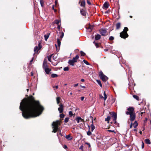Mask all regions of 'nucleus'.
<instances>
[{"mask_svg": "<svg viewBox=\"0 0 151 151\" xmlns=\"http://www.w3.org/2000/svg\"><path fill=\"white\" fill-rule=\"evenodd\" d=\"M85 144L87 145H88L89 147H91L89 143L88 142H85Z\"/></svg>", "mask_w": 151, "mask_h": 151, "instance_id": "obj_47", "label": "nucleus"}, {"mask_svg": "<svg viewBox=\"0 0 151 151\" xmlns=\"http://www.w3.org/2000/svg\"><path fill=\"white\" fill-rule=\"evenodd\" d=\"M132 123H131V124H130V128H132Z\"/></svg>", "mask_w": 151, "mask_h": 151, "instance_id": "obj_54", "label": "nucleus"}, {"mask_svg": "<svg viewBox=\"0 0 151 151\" xmlns=\"http://www.w3.org/2000/svg\"><path fill=\"white\" fill-rule=\"evenodd\" d=\"M40 3L42 6H43V5L44 4L43 0H40Z\"/></svg>", "mask_w": 151, "mask_h": 151, "instance_id": "obj_38", "label": "nucleus"}, {"mask_svg": "<svg viewBox=\"0 0 151 151\" xmlns=\"http://www.w3.org/2000/svg\"><path fill=\"white\" fill-rule=\"evenodd\" d=\"M128 30V29L127 27H125L123 31L120 33V37L123 38L127 37L128 36V35L127 33V32Z\"/></svg>", "mask_w": 151, "mask_h": 151, "instance_id": "obj_3", "label": "nucleus"}, {"mask_svg": "<svg viewBox=\"0 0 151 151\" xmlns=\"http://www.w3.org/2000/svg\"><path fill=\"white\" fill-rule=\"evenodd\" d=\"M69 68L68 67H66L64 68L63 70L64 71H68L69 70Z\"/></svg>", "mask_w": 151, "mask_h": 151, "instance_id": "obj_33", "label": "nucleus"}, {"mask_svg": "<svg viewBox=\"0 0 151 151\" xmlns=\"http://www.w3.org/2000/svg\"><path fill=\"white\" fill-rule=\"evenodd\" d=\"M44 37L45 38V40L47 41V39L49 37V35H44Z\"/></svg>", "mask_w": 151, "mask_h": 151, "instance_id": "obj_30", "label": "nucleus"}, {"mask_svg": "<svg viewBox=\"0 0 151 151\" xmlns=\"http://www.w3.org/2000/svg\"><path fill=\"white\" fill-rule=\"evenodd\" d=\"M79 56L78 55H77L76 56L73 58L72 60H70L68 62L69 65L73 66L74 65V63L77 61V60L79 58Z\"/></svg>", "mask_w": 151, "mask_h": 151, "instance_id": "obj_4", "label": "nucleus"}, {"mask_svg": "<svg viewBox=\"0 0 151 151\" xmlns=\"http://www.w3.org/2000/svg\"><path fill=\"white\" fill-rule=\"evenodd\" d=\"M81 81L82 82H84L85 81V80L84 79H81Z\"/></svg>", "mask_w": 151, "mask_h": 151, "instance_id": "obj_57", "label": "nucleus"}, {"mask_svg": "<svg viewBox=\"0 0 151 151\" xmlns=\"http://www.w3.org/2000/svg\"><path fill=\"white\" fill-rule=\"evenodd\" d=\"M87 134L88 135L90 136L91 134V132H90L89 130L87 132Z\"/></svg>", "mask_w": 151, "mask_h": 151, "instance_id": "obj_39", "label": "nucleus"}, {"mask_svg": "<svg viewBox=\"0 0 151 151\" xmlns=\"http://www.w3.org/2000/svg\"><path fill=\"white\" fill-rule=\"evenodd\" d=\"M144 146V144L143 142H142V148H143Z\"/></svg>", "mask_w": 151, "mask_h": 151, "instance_id": "obj_45", "label": "nucleus"}, {"mask_svg": "<svg viewBox=\"0 0 151 151\" xmlns=\"http://www.w3.org/2000/svg\"><path fill=\"white\" fill-rule=\"evenodd\" d=\"M61 122L59 120H57L55 122H53L52 124L53 130L52 132L55 133L58 129V126L60 124Z\"/></svg>", "mask_w": 151, "mask_h": 151, "instance_id": "obj_2", "label": "nucleus"}, {"mask_svg": "<svg viewBox=\"0 0 151 151\" xmlns=\"http://www.w3.org/2000/svg\"><path fill=\"white\" fill-rule=\"evenodd\" d=\"M81 13L82 15L84 16L85 15V14L84 13V12H83L82 11H81Z\"/></svg>", "mask_w": 151, "mask_h": 151, "instance_id": "obj_48", "label": "nucleus"}, {"mask_svg": "<svg viewBox=\"0 0 151 151\" xmlns=\"http://www.w3.org/2000/svg\"><path fill=\"white\" fill-rule=\"evenodd\" d=\"M134 131H137V130L136 129H135L134 130Z\"/></svg>", "mask_w": 151, "mask_h": 151, "instance_id": "obj_62", "label": "nucleus"}, {"mask_svg": "<svg viewBox=\"0 0 151 151\" xmlns=\"http://www.w3.org/2000/svg\"><path fill=\"white\" fill-rule=\"evenodd\" d=\"M129 115H130V120L132 121L134 120L136 117L135 112Z\"/></svg>", "mask_w": 151, "mask_h": 151, "instance_id": "obj_10", "label": "nucleus"}, {"mask_svg": "<svg viewBox=\"0 0 151 151\" xmlns=\"http://www.w3.org/2000/svg\"><path fill=\"white\" fill-rule=\"evenodd\" d=\"M60 98L59 97H58L56 98L57 103V104H59L60 102Z\"/></svg>", "mask_w": 151, "mask_h": 151, "instance_id": "obj_24", "label": "nucleus"}, {"mask_svg": "<svg viewBox=\"0 0 151 151\" xmlns=\"http://www.w3.org/2000/svg\"><path fill=\"white\" fill-rule=\"evenodd\" d=\"M87 3L88 4L90 5L91 4V3L88 0H87Z\"/></svg>", "mask_w": 151, "mask_h": 151, "instance_id": "obj_43", "label": "nucleus"}, {"mask_svg": "<svg viewBox=\"0 0 151 151\" xmlns=\"http://www.w3.org/2000/svg\"><path fill=\"white\" fill-rule=\"evenodd\" d=\"M55 23L57 24H58L60 22V21L58 20H56L54 21Z\"/></svg>", "mask_w": 151, "mask_h": 151, "instance_id": "obj_35", "label": "nucleus"}, {"mask_svg": "<svg viewBox=\"0 0 151 151\" xmlns=\"http://www.w3.org/2000/svg\"><path fill=\"white\" fill-rule=\"evenodd\" d=\"M108 131H109V132H115L114 131V130H108Z\"/></svg>", "mask_w": 151, "mask_h": 151, "instance_id": "obj_51", "label": "nucleus"}, {"mask_svg": "<svg viewBox=\"0 0 151 151\" xmlns=\"http://www.w3.org/2000/svg\"><path fill=\"white\" fill-rule=\"evenodd\" d=\"M83 62L86 64V65H90V64L88 62V61H86V60H83Z\"/></svg>", "mask_w": 151, "mask_h": 151, "instance_id": "obj_34", "label": "nucleus"}, {"mask_svg": "<svg viewBox=\"0 0 151 151\" xmlns=\"http://www.w3.org/2000/svg\"><path fill=\"white\" fill-rule=\"evenodd\" d=\"M100 34L102 36H105L107 31L106 29H102L100 30Z\"/></svg>", "mask_w": 151, "mask_h": 151, "instance_id": "obj_9", "label": "nucleus"}, {"mask_svg": "<svg viewBox=\"0 0 151 151\" xmlns=\"http://www.w3.org/2000/svg\"><path fill=\"white\" fill-rule=\"evenodd\" d=\"M99 96H100V98H103V96L102 95H99Z\"/></svg>", "mask_w": 151, "mask_h": 151, "instance_id": "obj_55", "label": "nucleus"}, {"mask_svg": "<svg viewBox=\"0 0 151 151\" xmlns=\"http://www.w3.org/2000/svg\"><path fill=\"white\" fill-rule=\"evenodd\" d=\"M99 75L100 78L104 82L106 81L108 79V77L104 75L101 71L99 73Z\"/></svg>", "mask_w": 151, "mask_h": 151, "instance_id": "obj_5", "label": "nucleus"}, {"mask_svg": "<svg viewBox=\"0 0 151 151\" xmlns=\"http://www.w3.org/2000/svg\"><path fill=\"white\" fill-rule=\"evenodd\" d=\"M110 115L112 117H113V121H114V123H115L116 122V119L117 118V114H116L114 112H111L110 113Z\"/></svg>", "mask_w": 151, "mask_h": 151, "instance_id": "obj_7", "label": "nucleus"}, {"mask_svg": "<svg viewBox=\"0 0 151 151\" xmlns=\"http://www.w3.org/2000/svg\"><path fill=\"white\" fill-rule=\"evenodd\" d=\"M65 138L68 140H71L72 139V137H70V134L66 135Z\"/></svg>", "mask_w": 151, "mask_h": 151, "instance_id": "obj_18", "label": "nucleus"}, {"mask_svg": "<svg viewBox=\"0 0 151 151\" xmlns=\"http://www.w3.org/2000/svg\"><path fill=\"white\" fill-rule=\"evenodd\" d=\"M69 114L70 116H73V113L71 111H70L69 112Z\"/></svg>", "mask_w": 151, "mask_h": 151, "instance_id": "obj_41", "label": "nucleus"}, {"mask_svg": "<svg viewBox=\"0 0 151 151\" xmlns=\"http://www.w3.org/2000/svg\"><path fill=\"white\" fill-rule=\"evenodd\" d=\"M134 112V108L132 107H130L127 109V111L126 112V114L127 115H129Z\"/></svg>", "mask_w": 151, "mask_h": 151, "instance_id": "obj_6", "label": "nucleus"}, {"mask_svg": "<svg viewBox=\"0 0 151 151\" xmlns=\"http://www.w3.org/2000/svg\"><path fill=\"white\" fill-rule=\"evenodd\" d=\"M52 55L53 54H52L47 56L48 60L50 62L51 61V58Z\"/></svg>", "mask_w": 151, "mask_h": 151, "instance_id": "obj_25", "label": "nucleus"}, {"mask_svg": "<svg viewBox=\"0 0 151 151\" xmlns=\"http://www.w3.org/2000/svg\"><path fill=\"white\" fill-rule=\"evenodd\" d=\"M59 107L58 108V110L60 113L63 112V110L64 106L62 104H60L59 105Z\"/></svg>", "mask_w": 151, "mask_h": 151, "instance_id": "obj_11", "label": "nucleus"}, {"mask_svg": "<svg viewBox=\"0 0 151 151\" xmlns=\"http://www.w3.org/2000/svg\"><path fill=\"white\" fill-rule=\"evenodd\" d=\"M33 59H34V58H32V60L30 61V63H31L33 61Z\"/></svg>", "mask_w": 151, "mask_h": 151, "instance_id": "obj_56", "label": "nucleus"}, {"mask_svg": "<svg viewBox=\"0 0 151 151\" xmlns=\"http://www.w3.org/2000/svg\"><path fill=\"white\" fill-rule=\"evenodd\" d=\"M80 53L81 55L82 56H84L85 55V53L82 51H81Z\"/></svg>", "mask_w": 151, "mask_h": 151, "instance_id": "obj_36", "label": "nucleus"}, {"mask_svg": "<svg viewBox=\"0 0 151 151\" xmlns=\"http://www.w3.org/2000/svg\"><path fill=\"white\" fill-rule=\"evenodd\" d=\"M58 76V75L56 74L53 73L52 74L51 76L52 78L57 77Z\"/></svg>", "mask_w": 151, "mask_h": 151, "instance_id": "obj_26", "label": "nucleus"}, {"mask_svg": "<svg viewBox=\"0 0 151 151\" xmlns=\"http://www.w3.org/2000/svg\"><path fill=\"white\" fill-rule=\"evenodd\" d=\"M20 109L22 112V115L25 119L35 117L39 116L43 111L44 108L39 101H35L31 96L29 98H24L21 102Z\"/></svg>", "mask_w": 151, "mask_h": 151, "instance_id": "obj_1", "label": "nucleus"}, {"mask_svg": "<svg viewBox=\"0 0 151 151\" xmlns=\"http://www.w3.org/2000/svg\"><path fill=\"white\" fill-rule=\"evenodd\" d=\"M109 6V4L108 2H106L103 5V7L105 9H107Z\"/></svg>", "mask_w": 151, "mask_h": 151, "instance_id": "obj_15", "label": "nucleus"}, {"mask_svg": "<svg viewBox=\"0 0 151 151\" xmlns=\"http://www.w3.org/2000/svg\"><path fill=\"white\" fill-rule=\"evenodd\" d=\"M52 87L53 88H55L56 89L58 88V86H52Z\"/></svg>", "mask_w": 151, "mask_h": 151, "instance_id": "obj_46", "label": "nucleus"}, {"mask_svg": "<svg viewBox=\"0 0 151 151\" xmlns=\"http://www.w3.org/2000/svg\"><path fill=\"white\" fill-rule=\"evenodd\" d=\"M57 41L58 43V45L59 47H60L61 44V42L60 39L58 38L57 39Z\"/></svg>", "mask_w": 151, "mask_h": 151, "instance_id": "obj_27", "label": "nucleus"}, {"mask_svg": "<svg viewBox=\"0 0 151 151\" xmlns=\"http://www.w3.org/2000/svg\"><path fill=\"white\" fill-rule=\"evenodd\" d=\"M139 133H140V134H142V132L141 131H140L139 132Z\"/></svg>", "mask_w": 151, "mask_h": 151, "instance_id": "obj_61", "label": "nucleus"}, {"mask_svg": "<svg viewBox=\"0 0 151 151\" xmlns=\"http://www.w3.org/2000/svg\"><path fill=\"white\" fill-rule=\"evenodd\" d=\"M39 47L37 46H35L34 48V52L35 53V54L36 52H37L39 50H40L42 47L41 44L40 43L38 44Z\"/></svg>", "mask_w": 151, "mask_h": 151, "instance_id": "obj_8", "label": "nucleus"}, {"mask_svg": "<svg viewBox=\"0 0 151 151\" xmlns=\"http://www.w3.org/2000/svg\"><path fill=\"white\" fill-rule=\"evenodd\" d=\"M72 93L71 92L70 93V95H72Z\"/></svg>", "mask_w": 151, "mask_h": 151, "instance_id": "obj_63", "label": "nucleus"}, {"mask_svg": "<svg viewBox=\"0 0 151 151\" xmlns=\"http://www.w3.org/2000/svg\"><path fill=\"white\" fill-rule=\"evenodd\" d=\"M85 2L84 0H83L81 2L80 5L81 6H84L85 5Z\"/></svg>", "mask_w": 151, "mask_h": 151, "instance_id": "obj_21", "label": "nucleus"}, {"mask_svg": "<svg viewBox=\"0 0 151 151\" xmlns=\"http://www.w3.org/2000/svg\"><path fill=\"white\" fill-rule=\"evenodd\" d=\"M78 85V83L75 84L74 85V87H76V86H77Z\"/></svg>", "mask_w": 151, "mask_h": 151, "instance_id": "obj_49", "label": "nucleus"}, {"mask_svg": "<svg viewBox=\"0 0 151 151\" xmlns=\"http://www.w3.org/2000/svg\"><path fill=\"white\" fill-rule=\"evenodd\" d=\"M133 97L135 99H136L137 100H138L139 99V97H138V96H137V95H133Z\"/></svg>", "mask_w": 151, "mask_h": 151, "instance_id": "obj_31", "label": "nucleus"}, {"mask_svg": "<svg viewBox=\"0 0 151 151\" xmlns=\"http://www.w3.org/2000/svg\"><path fill=\"white\" fill-rule=\"evenodd\" d=\"M84 96L81 97V101H83L84 100Z\"/></svg>", "mask_w": 151, "mask_h": 151, "instance_id": "obj_50", "label": "nucleus"}, {"mask_svg": "<svg viewBox=\"0 0 151 151\" xmlns=\"http://www.w3.org/2000/svg\"><path fill=\"white\" fill-rule=\"evenodd\" d=\"M27 91H29V89H27Z\"/></svg>", "mask_w": 151, "mask_h": 151, "instance_id": "obj_64", "label": "nucleus"}, {"mask_svg": "<svg viewBox=\"0 0 151 151\" xmlns=\"http://www.w3.org/2000/svg\"><path fill=\"white\" fill-rule=\"evenodd\" d=\"M110 118H111L109 116H107L106 118H105V121H106L108 122V123H109V121L110 119Z\"/></svg>", "mask_w": 151, "mask_h": 151, "instance_id": "obj_28", "label": "nucleus"}, {"mask_svg": "<svg viewBox=\"0 0 151 151\" xmlns=\"http://www.w3.org/2000/svg\"><path fill=\"white\" fill-rule=\"evenodd\" d=\"M79 148L80 149H81L82 150H83V145H81L80 147Z\"/></svg>", "mask_w": 151, "mask_h": 151, "instance_id": "obj_52", "label": "nucleus"}, {"mask_svg": "<svg viewBox=\"0 0 151 151\" xmlns=\"http://www.w3.org/2000/svg\"><path fill=\"white\" fill-rule=\"evenodd\" d=\"M43 68L44 69L47 68V61L45 60H44L43 64Z\"/></svg>", "mask_w": 151, "mask_h": 151, "instance_id": "obj_13", "label": "nucleus"}, {"mask_svg": "<svg viewBox=\"0 0 151 151\" xmlns=\"http://www.w3.org/2000/svg\"><path fill=\"white\" fill-rule=\"evenodd\" d=\"M96 81H97L99 85L101 87H102V85L101 83V82L99 80H97Z\"/></svg>", "mask_w": 151, "mask_h": 151, "instance_id": "obj_29", "label": "nucleus"}, {"mask_svg": "<svg viewBox=\"0 0 151 151\" xmlns=\"http://www.w3.org/2000/svg\"><path fill=\"white\" fill-rule=\"evenodd\" d=\"M92 124L91 125V131L93 132L95 128V127L93 124V120L92 121Z\"/></svg>", "mask_w": 151, "mask_h": 151, "instance_id": "obj_16", "label": "nucleus"}, {"mask_svg": "<svg viewBox=\"0 0 151 151\" xmlns=\"http://www.w3.org/2000/svg\"><path fill=\"white\" fill-rule=\"evenodd\" d=\"M78 123H79L80 122H84V120L82 119L80 117H77L76 119Z\"/></svg>", "mask_w": 151, "mask_h": 151, "instance_id": "obj_12", "label": "nucleus"}, {"mask_svg": "<svg viewBox=\"0 0 151 151\" xmlns=\"http://www.w3.org/2000/svg\"><path fill=\"white\" fill-rule=\"evenodd\" d=\"M109 39L111 41L113 40L114 39V37H113L111 36L109 37Z\"/></svg>", "mask_w": 151, "mask_h": 151, "instance_id": "obj_40", "label": "nucleus"}, {"mask_svg": "<svg viewBox=\"0 0 151 151\" xmlns=\"http://www.w3.org/2000/svg\"><path fill=\"white\" fill-rule=\"evenodd\" d=\"M104 100L105 101L106 100V99L107 98V95L105 93V91H104Z\"/></svg>", "mask_w": 151, "mask_h": 151, "instance_id": "obj_32", "label": "nucleus"}, {"mask_svg": "<svg viewBox=\"0 0 151 151\" xmlns=\"http://www.w3.org/2000/svg\"><path fill=\"white\" fill-rule=\"evenodd\" d=\"M69 119V118L67 117V118H65V120H64L65 122L66 123L68 121Z\"/></svg>", "mask_w": 151, "mask_h": 151, "instance_id": "obj_37", "label": "nucleus"}, {"mask_svg": "<svg viewBox=\"0 0 151 151\" xmlns=\"http://www.w3.org/2000/svg\"><path fill=\"white\" fill-rule=\"evenodd\" d=\"M59 34L60 35V38L62 40L64 36V33L63 32H60Z\"/></svg>", "mask_w": 151, "mask_h": 151, "instance_id": "obj_20", "label": "nucleus"}, {"mask_svg": "<svg viewBox=\"0 0 151 151\" xmlns=\"http://www.w3.org/2000/svg\"><path fill=\"white\" fill-rule=\"evenodd\" d=\"M93 27L92 26H89L88 27V29H90L91 30H92V29H93Z\"/></svg>", "mask_w": 151, "mask_h": 151, "instance_id": "obj_44", "label": "nucleus"}, {"mask_svg": "<svg viewBox=\"0 0 151 151\" xmlns=\"http://www.w3.org/2000/svg\"><path fill=\"white\" fill-rule=\"evenodd\" d=\"M45 71L47 74H49L51 70V69L49 68L48 67L44 69Z\"/></svg>", "mask_w": 151, "mask_h": 151, "instance_id": "obj_14", "label": "nucleus"}, {"mask_svg": "<svg viewBox=\"0 0 151 151\" xmlns=\"http://www.w3.org/2000/svg\"><path fill=\"white\" fill-rule=\"evenodd\" d=\"M60 117L61 118H63L65 116V115L63 114H61L60 115Z\"/></svg>", "mask_w": 151, "mask_h": 151, "instance_id": "obj_42", "label": "nucleus"}, {"mask_svg": "<svg viewBox=\"0 0 151 151\" xmlns=\"http://www.w3.org/2000/svg\"><path fill=\"white\" fill-rule=\"evenodd\" d=\"M138 126V123L136 121H135L133 124V126L134 128H136Z\"/></svg>", "mask_w": 151, "mask_h": 151, "instance_id": "obj_23", "label": "nucleus"}, {"mask_svg": "<svg viewBox=\"0 0 151 151\" xmlns=\"http://www.w3.org/2000/svg\"><path fill=\"white\" fill-rule=\"evenodd\" d=\"M81 87L83 88H86V87L85 86H81Z\"/></svg>", "mask_w": 151, "mask_h": 151, "instance_id": "obj_59", "label": "nucleus"}, {"mask_svg": "<svg viewBox=\"0 0 151 151\" xmlns=\"http://www.w3.org/2000/svg\"><path fill=\"white\" fill-rule=\"evenodd\" d=\"M116 29H119L120 27H121V23H120L118 22V23H117L116 24Z\"/></svg>", "mask_w": 151, "mask_h": 151, "instance_id": "obj_17", "label": "nucleus"}, {"mask_svg": "<svg viewBox=\"0 0 151 151\" xmlns=\"http://www.w3.org/2000/svg\"><path fill=\"white\" fill-rule=\"evenodd\" d=\"M101 38V36L99 34L97 35L95 37V39L96 40H98Z\"/></svg>", "mask_w": 151, "mask_h": 151, "instance_id": "obj_19", "label": "nucleus"}, {"mask_svg": "<svg viewBox=\"0 0 151 151\" xmlns=\"http://www.w3.org/2000/svg\"><path fill=\"white\" fill-rule=\"evenodd\" d=\"M104 50L105 51H108V49H105Z\"/></svg>", "mask_w": 151, "mask_h": 151, "instance_id": "obj_60", "label": "nucleus"}, {"mask_svg": "<svg viewBox=\"0 0 151 151\" xmlns=\"http://www.w3.org/2000/svg\"><path fill=\"white\" fill-rule=\"evenodd\" d=\"M64 148H65V149L67 148V146L65 145L64 146Z\"/></svg>", "mask_w": 151, "mask_h": 151, "instance_id": "obj_58", "label": "nucleus"}, {"mask_svg": "<svg viewBox=\"0 0 151 151\" xmlns=\"http://www.w3.org/2000/svg\"><path fill=\"white\" fill-rule=\"evenodd\" d=\"M57 27H58V29H60V25H59V24H58V26Z\"/></svg>", "mask_w": 151, "mask_h": 151, "instance_id": "obj_53", "label": "nucleus"}, {"mask_svg": "<svg viewBox=\"0 0 151 151\" xmlns=\"http://www.w3.org/2000/svg\"><path fill=\"white\" fill-rule=\"evenodd\" d=\"M145 142L147 144H151V142H150V140L148 139H145Z\"/></svg>", "mask_w": 151, "mask_h": 151, "instance_id": "obj_22", "label": "nucleus"}]
</instances>
